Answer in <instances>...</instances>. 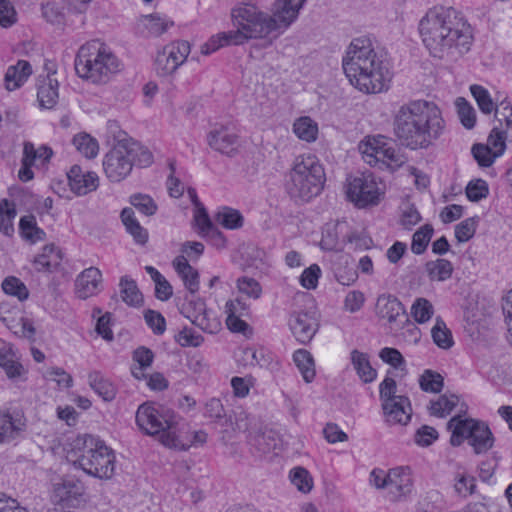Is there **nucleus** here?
Here are the masks:
<instances>
[{"instance_id":"nucleus-36","label":"nucleus","mask_w":512,"mask_h":512,"mask_svg":"<svg viewBox=\"0 0 512 512\" xmlns=\"http://www.w3.org/2000/svg\"><path fill=\"white\" fill-rule=\"evenodd\" d=\"M293 360L305 382H312L315 377V364L311 353L307 350L299 349L294 352Z\"/></svg>"},{"instance_id":"nucleus-11","label":"nucleus","mask_w":512,"mask_h":512,"mask_svg":"<svg viewBox=\"0 0 512 512\" xmlns=\"http://www.w3.org/2000/svg\"><path fill=\"white\" fill-rule=\"evenodd\" d=\"M347 198L358 208L377 205L380 191L371 175L350 177L347 186Z\"/></svg>"},{"instance_id":"nucleus-42","label":"nucleus","mask_w":512,"mask_h":512,"mask_svg":"<svg viewBox=\"0 0 512 512\" xmlns=\"http://www.w3.org/2000/svg\"><path fill=\"white\" fill-rule=\"evenodd\" d=\"M73 145L86 158H94L99 151V145L96 139L87 133H81L73 137Z\"/></svg>"},{"instance_id":"nucleus-31","label":"nucleus","mask_w":512,"mask_h":512,"mask_svg":"<svg viewBox=\"0 0 512 512\" xmlns=\"http://www.w3.org/2000/svg\"><path fill=\"white\" fill-rule=\"evenodd\" d=\"M0 367L5 370L10 379L19 377L23 370V366L15 360V354L9 344L2 340H0Z\"/></svg>"},{"instance_id":"nucleus-54","label":"nucleus","mask_w":512,"mask_h":512,"mask_svg":"<svg viewBox=\"0 0 512 512\" xmlns=\"http://www.w3.org/2000/svg\"><path fill=\"white\" fill-rule=\"evenodd\" d=\"M175 341L182 347H198L204 338L193 329L184 327L176 336Z\"/></svg>"},{"instance_id":"nucleus-44","label":"nucleus","mask_w":512,"mask_h":512,"mask_svg":"<svg viewBox=\"0 0 512 512\" xmlns=\"http://www.w3.org/2000/svg\"><path fill=\"white\" fill-rule=\"evenodd\" d=\"M3 291L16 297L19 301H25L29 297V290L26 285L18 278L10 276L2 282Z\"/></svg>"},{"instance_id":"nucleus-49","label":"nucleus","mask_w":512,"mask_h":512,"mask_svg":"<svg viewBox=\"0 0 512 512\" xmlns=\"http://www.w3.org/2000/svg\"><path fill=\"white\" fill-rule=\"evenodd\" d=\"M456 105L462 125L467 129H472L476 124L474 108L462 97L457 98Z\"/></svg>"},{"instance_id":"nucleus-21","label":"nucleus","mask_w":512,"mask_h":512,"mask_svg":"<svg viewBox=\"0 0 512 512\" xmlns=\"http://www.w3.org/2000/svg\"><path fill=\"white\" fill-rule=\"evenodd\" d=\"M381 139L383 137L379 136V139L374 138L372 141H367L363 148V154L375 158L376 161L386 159L397 166L402 165L404 163L402 155L395 148L387 147Z\"/></svg>"},{"instance_id":"nucleus-40","label":"nucleus","mask_w":512,"mask_h":512,"mask_svg":"<svg viewBox=\"0 0 512 512\" xmlns=\"http://www.w3.org/2000/svg\"><path fill=\"white\" fill-rule=\"evenodd\" d=\"M215 220L226 229H238L243 225L242 214L233 208L223 207L215 215Z\"/></svg>"},{"instance_id":"nucleus-37","label":"nucleus","mask_w":512,"mask_h":512,"mask_svg":"<svg viewBox=\"0 0 512 512\" xmlns=\"http://www.w3.org/2000/svg\"><path fill=\"white\" fill-rule=\"evenodd\" d=\"M293 131L299 139L313 142L317 138L318 126L310 117H300L295 121Z\"/></svg>"},{"instance_id":"nucleus-45","label":"nucleus","mask_w":512,"mask_h":512,"mask_svg":"<svg viewBox=\"0 0 512 512\" xmlns=\"http://www.w3.org/2000/svg\"><path fill=\"white\" fill-rule=\"evenodd\" d=\"M470 91L476 100L479 109L484 114H490L494 111L496 105L494 104L487 89L481 85L473 84L470 86Z\"/></svg>"},{"instance_id":"nucleus-35","label":"nucleus","mask_w":512,"mask_h":512,"mask_svg":"<svg viewBox=\"0 0 512 512\" xmlns=\"http://www.w3.org/2000/svg\"><path fill=\"white\" fill-rule=\"evenodd\" d=\"M239 305H241V300L239 299H236L234 301H228L226 303V325L230 331L244 334L246 330L249 328V325L247 324V322L240 318L243 315V313H239Z\"/></svg>"},{"instance_id":"nucleus-25","label":"nucleus","mask_w":512,"mask_h":512,"mask_svg":"<svg viewBox=\"0 0 512 512\" xmlns=\"http://www.w3.org/2000/svg\"><path fill=\"white\" fill-rule=\"evenodd\" d=\"M173 266L181 277L185 287L191 294H195L199 290V273L193 268L185 256L181 255L174 259Z\"/></svg>"},{"instance_id":"nucleus-10","label":"nucleus","mask_w":512,"mask_h":512,"mask_svg":"<svg viewBox=\"0 0 512 512\" xmlns=\"http://www.w3.org/2000/svg\"><path fill=\"white\" fill-rule=\"evenodd\" d=\"M447 429L451 431L452 446H459L467 439L476 454L485 453L493 446V434L484 422L454 416L448 421Z\"/></svg>"},{"instance_id":"nucleus-58","label":"nucleus","mask_w":512,"mask_h":512,"mask_svg":"<svg viewBox=\"0 0 512 512\" xmlns=\"http://www.w3.org/2000/svg\"><path fill=\"white\" fill-rule=\"evenodd\" d=\"M338 225H327L322 232L320 247L326 251L336 250L338 248Z\"/></svg>"},{"instance_id":"nucleus-29","label":"nucleus","mask_w":512,"mask_h":512,"mask_svg":"<svg viewBox=\"0 0 512 512\" xmlns=\"http://www.w3.org/2000/svg\"><path fill=\"white\" fill-rule=\"evenodd\" d=\"M120 216L127 232L133 237L134 241L137 244L145 245L148 241V232L136 219L133 209L124 208Z\"/></svg>"},{"instance_id":"nucleus-38","label":"nucleus","mask_w":512,"mask_h":512,"mask_svg":"<svg viewBox=\"0 0 512 512\" xmlns=\"http://www.w3.org/2000/svg\"><path fill=\"white\" fill-rule=\"evenodd\" d=\"M433 342L442 349H449L454 341L451 331L441 317H437L434 326L431 329Z\"/></svg>"},{"instance_id":"nucleus-6","label":"nucleus","mask_w":512,"mask_h":512,"mask_svg":"<svg viewBox=\"0 0 512 512\" xmlns=\"http://www.w3.org/2000/svg\"><path fill=\"white\" fill-rule=\"evenodd\" d=\"M326 175L319 159L311 154L296 157L286 176L285 189L295 201L308 202L323 190Z\"/></svg>"},{"instance_id":"nucleus-41","label":"nucleus","mask_w":512,"mask_h":512,"mask_svg":"<svg viewBox=\"0 0 512 512\" xmlns=\"http://www.w3.org/2000/svg\"><path fill=\"white\" fill-rule=\"evenodd\" d=\"M434 229L432 225L425 224L420 227L412 237L411 250L416 255L423 254L432 238Z\"/></svg>"},{"instance_id":"nucleus-15","label":"nucleus","mask_w":512,"mask_h":512,"mask_svg":"<svg viewBox=\"0 0 512 512\" xmlns=\"http://www.w3.org/2000/svg\"><path fill=\"white\" fill-rule=\"evenodd\" d=\"M375 311L378 317L386 319L391 324L392 329L400 327L401 318L405 322L409 321L403 304L391 294H382L377 298Z\"/></svg>"},{"instance_id":"nucleus-51","label":"nucleus","mask_w":512,"mask_h":512,"mask_svg":"<svg viewBox=\"0 0 512 512\" xmlns=\"http://www.w3.org/2000/svg\"><path fill=\"white\" fill-rule=\"evenodd\" d=\"M163 50L166 54L172 52L173 61L177 62V66H181L190 53V44L187 41H177L166 45Z\"/></svg>"},{"instance_id":"nucleus-30","label":"nucleus","mask_w":512,"mask_h":512,"mask_svg":"<svg viewBox=\"0 0 512 512\" xmlns=\"http://www.w3.org/2000/svg\"><path fill=\"white\" fill-rule=\"evenodd\" d=\"M351 362L357 372L359 378L365 382L370 383L375 380L377 371L371 366L368 355L358 350L351 352Z\"/></svg>"},{"instance_id":"nucleus-1","label":"nucleus","mask_w":512,"mask_h":512,"mask_svg":"<svg viewBox=\"0 0 512 512\" xmlns=\"http://www.w3.org/2000/svg\"><path fill=\"white\" fill-rule=\"evenodd\" d=\"M275 0L272 13L262 11L252 2H241L231 10V19L236 30L220 32L201 46V53L209 55L229 45L244 44L249 39H264L272 34L283 33L298 18L301 1Z\"/></svg>"},{"instance_id":"nucleus-2","label":"nucleus","mask_w":512,"mask_h":512,"mask_svg":"<svg viewBox=\"0 0 512 512\" xmlns=\"http://www.w3.org/2000/svg\"><path fill=\"white\" fill-rule=\"evenodd\" d=\"M419 33L424 46L436 58L464 54L470 50L472 31L462 14L452 7L430 8L419 22Z\"/></svg>"},{"instance_id":"nucleus-19","label":"nucleus","mask_w":512,"mask_h":512,"mask_svg":"<svg viewBox=\"0 0 512 512\" xmlns=\"http://www.w3.org/2000/svg\"><path fill=\"white\" fill-rule=\"evenodd\" d=\"M71 190L77 195H86L98 187V176L94 172H84L80 166L74 165L67 173Z\"/></svg>"},{"instance_id":"nucleus-14","label":"nucleus","mask_w":512,"mask_h":512,"mask_svg":"<svg viewBox=\"0 0 512 512\" xmlns=\"http://www.w3.org/2000/svg\"><path fill=\"white\" fill-rule=\"evenodd\" d=\"M248 443L253 454L264 457L272 454L278 456L283 448V441L278 432L272 429H265L257 433H249Z\"/></svg>"},{"instance_id":"nucleus-17","label":"nucleus","mask_w":512,"mask_h":512,"mask_svg":"<svg viewBox=\"0 0 512 512\" xmlns=\"http://www.w3.org/2000/svg\"><path fill=\"white\" fill-rule=\"evenodd\" d=\"M182 313L204 332L214 333L219 327V322L210 317V312L206 309L204 300L200 298L189 300L183 306Z\"/></svg>"},{"instance_id":"nucleus-43","label":"nucleus","mask_w":512,"mask_h":512,"mask_svg":"<svg viewBox=\"0 0 512 512\" xmlns=\"http://www.w3.org/2000/svg\"><path fill=\"white\" fill-rule=\"evenodd\" d=\"M419 385L425 392L439 393L444 386V379L439 373L427 369L420 376Z\"/></svg>"},{"instance_id":"nucleus-55","label":"nucleus","mask_w":512,"mask_h":512,"mask_svg":"<svg viewBox=\"0 0 512 512\" xmlns=\"http://www.w3.org/2000/svg\"><path fill=\"white\" fill-rule=\"evenodd\" d=\"M144 320L155 335H162L165 332L166 320L160 312L148 309L144 312Z\"/></svg>"},{"instance_id":"nucleus-32","label":"nucleus","mask_w":512,"mask_h":512,"mask_svg":"<svg viewBox=\"0 0 512 512\" xmlns=\"http://www.w3.org/2000/svg\"><path fill=\"white\" fill-rule=\"evenodd\" d=\"M37 98L41 107L46 109L54 107L58 100V81L48 75L38 87Z\"/></svg>"},{"instance_id":"nucleus-61","label":"nucleus","mask_w":512,"mask_h":512,"mask_svg":"<svg viewBox=\"0 0 512 512\" xmlns=\"http://www.w3.org/2000/svg\"><path fill=\"white\" fill-rule=\"evenodd\" d=\"M239 291L248 297L257 299L260 297L262 289L260 284L253 278L242 277L237 280Z\"/></svg>"},{"instance_id":"nucleus-34","label":"nucleus","mask_w":512,"mask_h":512,"mask_svg":"<svg viewBox=\"0 0 512 512\" xmlns=\"http://www.w3.org/2000/svg\"><path fill=\"white\" fill-rule=\"evenodd\" d=\"M425 271L431 281H446L452 276L453 265L444 258L435 261H428L425 264Z\"/></svg>"},{"instance_id":"nucleus-13","label":"nucleus","mask_w":512,"mask_h":512,"mask_svg":"<svg viewBox=\"0 0 512 512\" xmlns=\"http://www.w3.org/2000/svg\"><path fill=\"white\" fill-rule=\"evenodd\" d=\"M207 143L213 150L234 157L238 153L239 136L229 126L216 124L207 134Z\"/></svg>"},{"instance_id":"nucleus-59","label":"nucleus","mask_w":512,"mask_h":512,"mask_svg":"<svg viewBox=\"0 0 512 512\" xmlns=\"http://www.w3.org/2000/svg\"><path fill=\"white\" fill-rule=\"evenodd\" d=\"M320 275V267L317 264H312L302 272L300 276V283L308 290L315 289L318 285Z\"/></svg>"},{"instance_id":"nucleus-50","label":"nucleus","mask_w":512,"mask_h":512,"mask_svg":"<svg viewBox=\"0 0 512 512\" xmlns=\"http://www.w3.org/2000/svg\"><path fill=\"white\" fill-rule=\"evenodd\" d=\"M477 222V217H471L457 224L455 227V237L457 241L460 243L469 241L476 232Z\"/></svg>"},{"instance_id":"nucleus-4","label":"nucleus","mask_w":512,"mask_h":512,"mask_svg":"<svg viewBox=\"0 0 512 512\" xmlns=\"http://www.w3.org/2000/svg\"><path fill=\"white\" fill-rule=\"evenodd\" d=\"M342 67L350 83L365 93H380L388 89L391 72L382 54H378L369 37L362 36L352 40Z\"/></svg>"},{"instance_id":"nucleus-26","label":"nucleus","mask_w":512,"mask_h":512,"mask_svg":"<svg viewBox=\"0 0 512 512\" xmlns=\"http://www.w3.org/2000/svg\"><path fill=\"white\" fill-rule=\"evenodd\" d=\"M374 487L389 501L404 499L412 491V482H372Z\"/></svg>"},{"instance_id":"nucleus-57","label":"nucleus","mask_w":512,"mask_h":512,"mask_svg":"<svg viewBox=\"0 0 512 512\" xmlns=\"http://www.w3.org/2000/svg\"><path fill=\"white\" fill-rule=\"evenodd\" d=\"M17 21V13L9 0H0V26L9 28Z\"/></svg>"},{"instance_id":"nucleus-24","label":"nucleus","mask_w":512,"mask_h":512,"mask_svg":"<svg viewBox=\"0 0 512 512\" xmlns=\"http://www.w3.org/2000/svg\"><path fill=\"white\" fill-rule=\"evenodd\" d=\"M31 74V64L26 60H18L15 65H11L7 68L4 76L6 89L13 91L20 88Z\"/></svg>"},{"instance_id":"nucleus-39","label":"nucleus","mask_w":512,"mask_h":512,"mask_svg":"<svg viewBox=\"0 0 512 512\" xmlns=\"http://www.w3.org/2000/svg\"><path fill=\"white\" fill-rule=\"evenodd\" d=\"M459 402L455 394H443L436 401L431 402L430 413L437 417H445L450 414Z\"/></svg>"},{"instance_id":"nucleus-22","label":"nucleus","mask_w":512,"mask_h":512,"mask_svg":"<svg viewBox=\"0 0 512 512\" xmlns=\"http://www.w3.org/2000/svg\"><path fill=\"white\" fill-rule=\"evenodd\" d=\"M382 408L391 424L406 425L411 420V403L406 396H399L398 399L382 405Z\"/></svg>"},{"instance_id":"nucleus-53","label":"nucleus","mask_w":512,"mask_h":512,"mask_svg":"<svg viewBox=\"0 0 512 512\" xmlns=\"http://www.w3.org/2000/svg\"><path fill=\"white\" fill-rule=\"evenodd\" d=\"M171 55L172 52L166 54L164 50L157 54L155 59V66L158 75L167 76L174 73L179 68L177 66V62L172 60L173 57Z\"/></svg>"},{"instance_id":"nucleus-23","label":"nucleus","mask_w":512,"mask_h":512,"mask_svg":"<svg viewBox=\"0 0 512 512\" xmlns=\"http://www.w3.org/2000/svg\"><path fill=\"white\" fill-rule=\"evenodd\" d=\"M63 254L54 244L45 245L42 252L35 256L33 260L34 268L38 272H54L61 265Z\"/></svg>"},{"instance_id":"nucleus-46","label":"nucleus","mask_w":512,"mask_h":512,"mask_svg":"<svg viewBox=\"0 0 512 512\" xmlns=\"http://www.w3.org/2000/svg\"><path fill=\"white\" fill-rule=\"evenodd\" d=\"M434 313L433 305L426 298H417L411 307V314L417 323H425Z\"/></svg>"},{"instance_id":"nucleus-20","label":"nucleus","mask_w":512,"mask_h":512,"mask_svg":"<svg viewBox=\"0 0 512 512\" xmlns=\"http://www.w3.org/2000/svg\"><path fill=\"white\" fill-rule=\"evenodd\" d=\"M26 428V419L22 413L0 412V444L14 440Z\"/></svg>"},{"instance_id":"nucleus-27","label":"nucleus","mask_w":512,"mask_h":512,"mask_svg":"<svg viewBox=\"0 0 512 512\" xmlns=\"http://www.w3.org/2000/svg\"><path fill=\"white\" fill-rule=\"evenodd\" d=\"M88 383L91 389L104 401H112L116 396L114 384L100 371L94 370L88 374Z\"/></svg>"},{"instance_id":"nucleus-16","label":"nucleus","mask_w":512,"mask_h":512,"mask_svg":"<svg viewBox=\"0 0 512 512\" xmlns=\"http://www.w3.org/2000/svg\"><path fill=\"white\" fill-rule=\"evenodd\" d=\"M288 325L296 340L302 344L309 343L318 330L316 319L307 311L292 312Z\"/></svg>"},{"instance_id":"nucleus-8","label":"nucleus","mask_w":512,"mask_h":512,"mask_svg":"<svg viewBox=\"0 0 512 512\" xmlns=\"http://www.w3.org/2000/svg\"><path fill=\"white\" fill-rule=\"evenodd\" d=\"M136 424L147 435L158 436L167 447L183 446L177 415L170 409L151 403L141 404L136 411Z\"/></svg>"},{"instance_id":"nucleus-33","label":"nucleus","mask_w":512,"mask_h":512,"mask_svg":"<svg viewBox=\"0 0 512 512\" xmlns=\"http://www.w3.org/2000/svg\"><path fill=\"white\" fill-rule=\"evenodd\" d=\"M17 216L16 205L13 201L3 199L0 202V232L11 237L14 234L13 221Z\"/></svg>"},{"instance_id":"nucleus-56","label":"nucleus","mask_w":512,"mask_h":512,"mask_svg":"<svg viewBox=\"0 0 512 512\" xmlns=\"http://www.w3.org/2000/svg\"><path fill=\"white\" fill-rule=\"evenodd\" d=\"M488 146L495 156L500 157L506 149V132L497 127L493 128L488 137Z\"/></svg>"},{"instance_id":"nucleus-47","label":"nucleus","mask_w":512,"mask_h":512,"mask_svg":"<svg viewBox=\"0 0 512 512\" xmlns=\"http://www.w3.org/2000/svg\"><path fill=\"white\" fill-rule=\"evenodd\" d=\"M130 203L139 212L146 216L154 215L157 211V204L153 198L147 194L137 193L130 196Z\"/></svg>"},{"instance_id":"nucleus-3","label":"nucleus","mask_w":512,"mask_h":512,"mask_svg":"<svg viewBox=\"0 0 512 512\" xmlns=\"http://www.w3.org/2000/svg\"><path fill=\"white\" fill-rule=\"evenodd\" d=\"M444 130L442 112L432 101L411 100L394 113V135L402 146L410 150L428 149Z\"/></svg>"},{"instance_id":"nucleus-12","label":"nucleus","mask_w":512,"mask_h":512,"mask_svg":"<svg viewBox=\"0 0 512 512\" xmlns=\"http://www.w3.org/2000/svg\"><path fill=\"white\" fill-rule=\"evenodd\" d=\"M55 510L78 509L86 503L87 495L82 482H58L50 496Z\"/></svg>"},{"instance_id":"nucleus-60","label":"nucleus","mask_w":512,"mask_h":512,"mask_svg":"<svg viewBox=\"0 0 512 512\" xmlns=\"http://www.w3.org/2000/svg\"><path fill=\"white\" fill-rule=\"evenodd\" d=\"M194 222L198 228V234L202 237L215 226L203 205L196 207Z\"/></svg>"},{"instance_id":"nucleus-9","label":"nucleus","mask_w":512,"mask_h":512,"mask_svg":"<svg viewBox=\"0 0 512 512\" xmlns=\"http://www.w3.org/2000/svg\"><path fill=\"white\" fill-rule=\"evenodd\" d=\"M74 66L79 77L105 83L120 70V61L106 45L92 43L80 47Z\"/></svg>"},{"instance_id":"nucleus-7","label":"nucleus","mask_w":512,"mask_h":512,"mask_svg":"<svg viewBox=\"0 0 512 512\" xmlns=\"http://www.w3.org/2000/svg\"><path fill=\"white\" fill-rule=\"evenodd\" d=\"M72 449L79 453L74 465L87 475L109 480L114 475L115 455L105 443L92 435L78 436L72 443Z\"/></svg>"},{"instance_id":"nucleus-64","label":"nucleus","mask_w":512,"mask_h":512,"mask_svg":"<svg viewBox=\"0 0 512 512\" xmlns=\"http://www.w3.org/2000/svg\"><path fill=\"white\" fill-rule=\"evenodd\" d=\"M380 359L394 368L405 364V359L396 348L385 347L379 352Z\"/></svg>"},{"instance_id":"nucleus-48","label":"nucleus","mask_w":512,"mask_h":512,"mask_svg":"<svg viewBox=\"0 0 512 512\" xmlns=\"http://www.w3.org/2000/svg\"><path fill=\"white\" fill-rule=\"evenodd\" d=\"M488 195L489 186L483 179L471 180L466 186V196L471 202H479Z\"/></svg>"},{"instance_id":"nucleus-5","label":"nucleus","mask_w":512,"mask_h":512,"mask_svg":"<svg viewBox=\"0 0 512 512\" xmlns=\"http://www.w3.org/2000/svg\"><path fill=\"white\" fill-rule=\"evenodd\" d=\"M116 124L110 125V131L115 133ZM115 143L103 158V170L106 177L114 183L126 179L132 172L133 166L148 167L153 163L150 150L141 143L128 137L125 131L119 130L114 134Z\"/></svg>"},{"instance_id":"nucleus-63","label":"nucleus","mask_w":512,"mask_h":512,"mask_svg":"<svg viewBox=\"0 0 512 512\" xmlns=\"http://www.w3.org/2000/svg\"><path fill=\"white\" fill-rule=\"evenodd\" d=\"M437 438V430L428 425H423L415 433V442L423 447L431 445Z\"/></svg>"},{"instance_id":"nucleus-52","label":"nucleus","mask_w":512,"mask_h":512,"mask_svg":"<svg viewBox=\"0 0 512 512\" xmlns=\"http://www.w3.org/2000/svg\"><path fill=\"white\" fill-rule=\"evenodd\" d=\"M471 152L474 159L481 167H490L497 158L495 153L492 152V149L488 145L480 143L474 144L472 146Z\"/></svg>"},{"instance_id":"nucleus-28","label":"nucleus","mask_w":512,"mask_h":512,"mask_svg":"<svg viewBox=\"0 0 512 512\" xmlns=\"http://www.w3.org/2000/svg\"><path fill=\"white\" fill-rule=\"evenodd\" d=\"M122 301L131 307H141L144 303L143 294L139 290L135 280L125 275L119 282Z\"/></svg>"},{"instance_id":"nucleus-18","label":"nucleus","mask_w":512,"mask_h":512,"mask_svg":"<svg viewBox=\"0 0 512 512\" xmlns=\"http://www.w3.org/2000/svg\"><path fill=\"white\" fill-rule=\"evenodd\" d=\"M102 290V273L96 267L83 270L76 278L75 293L79 299H87Z\"/></svg>"},{"instance_id":"nucleus-62","label":"nucleus","mask_w":512,"mask_h":512,"mask_svg":"<svg viewBox=\"0 0 512 512\" xmlns=\"http://www.w3.org/2000/svg\"><path fill=\"white\" fill-rule=\"evenodd\" d=\"M396 391V381L391 377H386L379 385V393L382 405L392 400L398 399L400 395H396Z\"/></svg>"}]
</instances>
